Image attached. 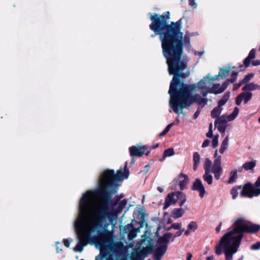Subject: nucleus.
<instances>
[{"label":"nucleus","mask_w":260,"mask_h":260,"mask_svg":"<svg viewBox=\"0 0 260 260\" xmlns=\"http://www.w3.org/2000/svg\"><path fill=\"white\" fill-rule=\"evenodd\" d=\"M197 228L198 225L194 221H191L187 225V229L192 232H194Z\"/></svg>","instance_id":"33"},{"label":"nucleus","mask_w":260,"mask_h":260,"mask_svg":"<svg viewBox=\"0 0 260 260\" xmlns=\"http://www.w3.org/2000/svg\"><path fill=\"white\" fill-rule=\"evenodd\" d=\"M203 177L204 181H206L209 185L212 184L213 177L210 174V172H205V174Z\"/></svg>","instance_id":"25"},{"label":"nucleus","mask_w":260,"mask_h":260,"mask_svg":"<svg viewBox=\"0 0 260 260\" xmlns=\"http://www.w3.org/2000/svg\"><path fill=\"white\" fill-rule=\"evenodd\" d=\"M239 112V109L238 107H236L234 108V111L232 114L229 115V121L233 120L238 115Z\"/></svg>","instance_id":"28"},{"label":"nucleus","mask_w":260,"mask_h":260,"mask_svg":"<svg viewBox=\"0 0 260 260\" xmlns=\"http://www.w3.org/2000/svg\"><path fill=\"white\" fill-rule=\"evenodd\" d=\"M255 49H252L249 54L243 60V64L245 68H248L250 66V63L251 60L253 59L255 57Z\"/></svg>","instance_id":"14"},{"label":"nucleus","mask_w":260,"mask_h":260,"mask_svg":"<svg viewBox=\"0 0 260 260\" xmlns=\"http://www.w3.org/2000/svg\"><path fill=\"white\" fill-rule=\"evenodd\" d=\"M226 103V100H221L218 102V107L221 108V106H223Z\"/></svg>","instance_id":"45"},{"label":"nucleus","mask_w":260,"mask_h":260,"mask_svg":"<svg viewBox=\"0 0 260 260\" xmlns=\"http://www.w3.org/2000/svg\"><path fill=\"white\" fill-rule=\"evenodd\" d=\"M147 232L142 236L140 241L138 244L141 247L133 250L131 254V258L136 259L139 257L141 253L146 254L151 252L153 250L152 239L149 236L147 235Z\"/></svg>","instance_id":"4"},{"label":"nucleus","mask_w":260,"mask_h":260,"mask_svg":"<svg viewBox=\"0 0 260 260\" xmlns=\"http://www.w3.org/2000/svg\"><path fill=\"white\" fill-rule=\"evenodd\" d=\"M212 127H213L212 124L210 123V125H209V131L206 134L207 137H208L209 138H211L212 137V135H213Z\"/></svg>","instance_id":"39"},{"label":"nucleus","mask_w":260,"mask_h":260,"mask_svg":"<svg viewBox=\"0 0 260 260\" xmlns=\"http://www.w3.org/2000/svg\"><path fill=\"white\" fill-rule=\"evenodd\" d=\"M157 190H158L159 192H163V191H164V188H163L162 187H157Z\"/></svg>","instance_id":"57"},{"label":"nucleus","mask_w":260,"mask_h":260,"mask_svg":"<svg viewBox=\"0 0 260 260\" xmlns=\"http://www.w3.org/2000/svg\"><path fill=\"white\" fill-rule=\"evenodd\" d=\"M174 125V123H171L169 124H168L167 127L165 128V131H166L167 133L170 131V128H171V127Z\"/></svg>","instance_id":"46"},{"label":"nucleus","mask_w":260,"mask_h":260,"mask_svg":"<svg viewBox=\"0 0 260 260\" xmlns=\"http://www.w3.org/2000/svg\"><path fill=\"white\" fill-rule=\"evenodd\" d=\"M184 213V211L182 208H176L172 211V217L174 218H178L182 217Z\"/></svg>","instance_id":"22"},{"label":"nucleus","mask_w":260,"mask_h":260,"mask_svg":"<svg viewBox=\"0 0 260 260\" xmlns=\"http://www.w3.org/2000/svg\"><path fill=\"white\" fill-rule=\"evenodd\" d=\"M146 146H134L129 148L130 154L132 156L141 157L146 150Z\"/></svg>","instance_id":"10"},{"label":"nucleus","mask_w":260,"mask_h":260,"mask_svg":"<svg viewBox=\"0 0 260 260\" xmlns=\"http://www.w3.org/2000/svg\"><path fill=\"white\" fill-rule=\"evenodd\" d=\"M138 232H140L139 229H138ZM138 231L137 230H135L133 228V230H131L128 234L127 237L129 240H133L135 238L137 234Z\"/></svg>","instance_id":"30"},{"label":"nucleus","mask_w":260,"mask_h":260,"mask_svg":"<svg viewBox=\"0 0 260 260\" xmlns=\"http://www.w3.org/2000/svg\"><path fill=\"white\" fill-rule=\"evenodd\" d=\"M239 87L240 86L237 83L235 84L233 86V90H237Z\"/></svg>","instance_id":"51"},{"label":"nucleus","mask_w":260,"mask_h":260,"mask_svg":"<svg viewBox=\"0 0 260 260\" xmlns=\"http://www.w3.org/2000/svg\"><path fill=\"white\" fill-rule=\"evenodd\" d=\"M253 73H249L246 75L244 78L241 80V82H244V84H247L254 76Z\"/></svg>","instance_id":"34"},{"label":"nucleus","mask_w":260,"mask_h":260,"mask_svg":"<svg viewBox=\"0 0 260 260\" xmlns=\"http://www.w3.org/2000/svg\"><path fill=\"white\" fill-rule=\"evenodd\" d=\"M218 136H216L212 140V146L214 148H215L218 145Z\"/></svg>","instance_id":"40"},{"label":"nucleus","mask_w":260,"mask_h":260,"mask_svg":"<svg viewBox=\"0 0 260 260\" xmlns=\"http://www.w3.org/2000/svg\"><path fill=\"white\" fill-rule=\"evenodd\" d=\"M129 171L125 164L124 173L121 169L116 174L113 170L104 172L99 180V189L88 191L83 195L79 206V214L74 222V227L78 242L74 247L76 252H82L84 247L93 240L98 234L103 223L109 220L113 223L117 219V215L110 209L108 204L99 199L108 193L115 180L122 181L128 178Z\"/></svg>","instance_id":"2"},{"label":"nucleus","mask_w":260,"mask_h":260,"mask_svg":"<svg viewBox=\"0 0 260 260\" xmlns=\"http://www.w3.org/2000/svg\"><path fill=\"white\" fill-rule=\"evenodd\" d=\"M181 226H182V223L181 222L175 223L171 225L170 228H169V230H170L171 229L180 230V229H181Z\"/></svg>","instance_id":"37"},{"label":"nucleus","mask_w":260,"mask_h":260,"mask_svg":"<svg viewBox=\"0 0 260 260\" xmlns=\"http://www.w3.org/2000/svg\"><path fill=\"white\" fill-rule=\"evenodd\" d=\"M187 255V260H191V258L192 257V254L190 253H188Z\"/></svg>","instance_id":"52"},{"label":"nucleus","mask_w":260,"mask_h":260,"mask_svg":"<svg viewBox=\"0 0 260 260\" xmlns=\"http://www.w3.org/2000/svg\"><path fill=\"white\" fill-rule=\"evenodd\" d=\"M152 21L150 28L155 35H159L161 42L164 55L167 59L168 71L170 75H174L172 80L169 93L170 95L169 105L173 111L178 114H183L184 108H188L193 102L191 96L192 91H198L204 97L210 93L213 83L218 77L226 76L228 69H220L218 75L210 77L209 74L204 77L197 84L191 88V86L184 84L183 79L189 75V72L183 71L187 64L182 59L183 47L189 44V38L185 36L183 37L181 21L167 24V19L163 15L155 13L151 15Z\"/></svg>","instance_id":"1"},{"label":"nucleus","mask_w":260,"mask_h":260,"mask_svg":"<svg viewBox=\"0 0 260 260\" xmlns=\"http://www.w3.org/2000/svg\"><path fill=\"white\" fill-rule=\"evenodd\" d=\"M221 111V108L219 107H217L214 108L211 112V116L213 117H215L218 116Z\"/></svg>","instance_id":"35"},{"label":"nucleus","mask_w":260,"mask_h":260,"mask_svg":"<svg viewBox=\"0 0 260 260\" xmlns=\"http://www.w3.org/2000/svg\"><path fill=\"white\" fill-rule=\"evenodd\" d=\"M182 177L184 178V179L183 180L180 181L179 185L180 186V189H183L188 182V178L186 175L183 173L180 174L179 175L180 178Z\"/></svg>","instance_id":"20"},{"label":"nucleus","mask_w":260,"mask_h":260,"mask_svg":"<svg viewBox=\"0 0 260 260\" xmlns=\"http://www.w3.org/2000/svg\"><path fill=\"white\" fill-rule=\"evenodd\" d=\"M192 189L198 191L199 192V196L201 198L204 197L206 191L202 182L200 179H197L195 180L193 183Z\"/></svg>","instance_id":"11"},{"label":"nucleus","mask_w":260,"mask_h":260,"mask_svg":"<svg viewBox=\"0 0 260 260\" xmlns=\"http://www.w3.org/2000/svg\"><path fill=\"white\" fill-rule=\"evenodd\" d=\"M221 229V223L219 224V225L216 228V231L218 233L219 232L220 230Z\"/></svg>","instance_id":"54"},{"label":"nucleus","mask_w":260,"mask_h":260,"mask_svg":"<svg viewBox=\"0 0 260 260\" xmlns=\"http://www.w3.org/2000/svg\"><path fill=\"white\" fill-rule=\"evenodd\" d=\"M174 153H175L173 148H169L166 149L164 152L163 158L165 159V158L167 157L171 156L173 155Z\"/></svg>","instance_id":"31"},{"label":"nucleus","mask_w":260,"mask_h":260,"mask_svg":"<svg viewBox=\"0 0 260 260\" xmlns=\"http://www.w3.org/2000/svg\"><path fill=\"white\" fill-rule=\"evenodd\" d=\"M172 236L171 233H167L159 237L155 245L156 254L155 258L156 260H160L161 256L166 251L167 244Z\"/></svg>","instance_id":"5"},{"label":"nucleus","mask_w":260,"mask_h":260,"mask_svg":"<svg viewBox=\"0 0 260 260\" xmlns=\"http://www.w3.org/2000/svg\"><path fill=\"white\" fill-rule=\"evenodd\" d=\"M260 194V188H257L255 189V196L257 197Z\"/></svg>","instance_id":"49"},{"label":"nucleus","mask_w":260,"mask_h":260,"mask_svg":"<svg viewBox=\"0 0 260 260\" xmlns=\"http://www.w3.org/2000/svg\"><path fill=\"white\" fill-rule=\"evenodd\" d=\"M241 188V185H237L233 187L230 193L232 196L233 199H235L238 195V190Z\"/></svg>","instance_id":"27"},{"label":"nucleus","mask_w":260,"mask_h":260,"mask_svg":"<svg viewBox=\"0 0 260 260\" xmlns=\"http://www.w3.org/2000/svg\"><path fill=\"white\" fill-rule=\"evenodd\" d=\"M182 231H179L176 233V234L178 236H180L182 234Z\"/></svg>","instance_id":"61"},{"label":"nucleus","mask_w":260,"mask_h":260,"mask_svg":"<svg viewBox=\"0 0 260 260\" xmlns=\"http://www.w3.org/2000/svg\"><path fill=\"white\" fill-rule=\"evenodd\" d=\"M256 188H259L260 187V176L258 177L254 184H253Z\"/></svg>","instance_id":"42"},{"label":"nucleus","mask_w":260,"mask_h":260,"mask_svg":"<svg viewBox=\"0 0 260 260\" xmlns=\"http://www.w3.org/2000/svg\"><path fill=\"white\" fill-rule=\"evenodd\" d=\"M252 64L253 66H257L260 65V60L256 59L252 61Z\"/></svg>","instance_id":"44"},{"label":"nucleus","mask_w":260,"mask_h":260,"mask_svg":"<svg viewBox=\"0 0 260 260\" xmlns=\"http://www.w3.org/2000/svg\"><path fill=\"white\" fill-rule=\"evenodd\" d=\"M209 143H210L209 140H205L202 144V147H207L209 145Z\"/></svg>","instance_id":"47"},{"label":"nucleus","mask_w":260,"mask_h":260,"mask_svg":"<svg viewBox=\"0 0 260 260\" xmlns=\"http://www.w3.org/2000/svg\"><path fill=\"white\" fill-rule=\"evenodd\" d=\"M190 232L191 231L187 229V230L185 232V234L186 235H188L190 234Z\"/></svg>","instance_id":"59"},{"label":"nucleus","mask_w":260,"mask_h":260,"mask_svg":"<svg viewBox=\"0 0 260 260\" xmlns=\"http://www.w3.org/2000/svg\"><path fill=\"white\" fill-rule=\"evenodd\" d=\"M233 229L230 234L241 243L244 233L255 234L260 230V225L254 224L244 217L238 218L233 224Z\"/></svg>","instance_id":"3"},{"label":"nucleus","mask_w":260,"mask_h":260,"mask_svg":"<svg viewBox=\"0 0 260 260\" xmlns=\"http://www.w3.org/2000/svg\"><path fill=\"white\" fill-rule=\"evenodd\" d=\"M119 228L120 236L122 238H124L126 235H128L131 230H133V225L131 224H128L124 226L120 225Z\"/></svg>","instance_id":"15"},{"label":"nucleus","mask_w":260,"mask_h":260,"mask_svg":"<svg viewBox=\"0 0 260 260\" xmlns=\"http://www.w3.org/2000/svg\"><path fill=\"white\" fill-rule=\"evenodd\" d=\"M60 244L59 242H56V245H57L56 249H57V252H59L60 251H61L62 250L61 249H58V247L57 246V244Z\"/></svg>","instance_id":"58"},{"label":"nucleus","mask_w":260,"mask_h":260,"mask_svg":"<svg viewBox=\"0 0 260 260\" xmlns=\"http://www.w3.org/2000/svg\"><path fill=\"white\" fill-rule=\"evenodd\" d=\"M193 169L196 171L200 162V155L198 152H195L193 156Z\"/></svg>","instance_id":"23"},{"label":"nucleus","mask_w":260,"mask_h":260,"mask_svg":"<svg viewBox=\"0 0 260 260\" xmlns=\"http://www.w3.org/2000/svg\"><path fill=\"white\" fill-rule=\"evenodd\" d=\"M150 167L149 166H146L144 168V171L145 173H147L149 170Z\"/></svg>","instance_id":"53"},{"label":"nucleus","mask_w":260,"mask_h":260,"mask_svg":"<svg viewBox=\"0 0 260 260\" xmlns=\"http://www.w3.org/2000/svg\"><path fill=\"white\" fill-rule=\"evenodd\" d=\"M138 212H139V216H140V218L141 219V225L140 226L142 227L145 224L147 225V224L146 223L145 220V217L146 216L145 212L144 211V210L142 208H139L138 209Z\"/></svg>","instance_id":"24"},{"label":"nucleus","mask_w":260,"mask_h":260,"mask_svg":"<svg viewBox=\"0 0 260 260\" xmlns=\"http://www.w3.org/2000/svg\"><path fill=\"white\" fill-rule=\"evenodd\" d=\"M238 85H239V86H241L242 85V84H244V82H241V80L238 83H237Z\"/></svg>","instance_id":"63"},{"label":"nucleus","mask_w":260,"mask_h":260,"mask_svg":"<svg viewBox=\"0 0 260 260\" xmlns=\"http://www.w3.org/2000/svg\"><path fill=\"white\" fill-rule=\"evenodd\" d=\"M211 172L214 174L216 179H219L222 173V169L221 167V162L219 158H216L213 164Z\"/></svg>","instance_id":"9"},{"label":"nucleus","mask_w":260,"mask_h":260,"mask_svg":"<svg viewBox=\"0 0 260 260\" xmlns=\"http://www.w3.org/2000/svg\"><path fill=\"white\" fill-rule=\"evenodd\" d=\"M200 114V111H197L195 112V113L194 114V115H193V118L194 119H196L197 118V117L199 116Z\"/></svg>","instance_id":"50"},{"label":"nucleus","mask_w":260,"mask_h":260,"mask_svg":"<svg viewBox=\"0 0 260 260\" xmlns=\"http://www.w3.org/2000/svg\"><path fill=\"white\" fill-rule=\"evenodd\" d=\"M238 75V72L235 71H233L232 72L231 78L229 79V82L233 83L237 79Z\"/></svg>","instance_id":"32"},{"label":"nucleus","mask_w":260,"mask_h":260,"mask_svg":"<svg viewBox=\"0 0 260 260\" xmlns=\"http://www.w3.org/2000/svg\"><path fill=\"white\" fill-rule=\"evenodd\" d=\"M102 247L103 248H106L107 247H109V245H107L106 243H104L103 245H102Z\"/></svg>","instance_id":"60"},{"label":"nucleus","mask_w":260,"mask_h":260,"mask_svg":"<svg viewBox=\"0 0 260 260\" xmlns=\"http://www.w3.org/2000/svg\"><path fill=\"white\" fill-rule=\"evenodd\" d=\"M238 177L237 171L234 170L230 173V177L229 179V184H232L236 181Z\"/></svg>","instance_id":"26"},{"label":"nucleus","mask_w":260,"mask_h":260,"mask_svg":"<svg viewBox=\"0 0 260 260\" xmlns=\"http://www.w3.org/2000/svg\"><path fill=\"white\" fill-rule=\"evenodd\" d=\"M214 259V256L213 255H211L210 256H208L206 257V260H213Z\"/></svg>","instance_id":"55"},{"label":"nucleus","mask_w":260,"mask_h":260,"mask_svg":"<svg viewBox=\"0 0 260 260\" xmlns=\"http://www.w3.org/2000/svg\"><path fill=\"white\" fill-rule=\"evenodd\" d=\"M225 88V87L223 85L221 86L218 84H214L213 82L210 93L219 94L222 92Z\"/></svg>","instance_id":"16"},{"label":"nucleus","mask_w":260,"mask_h":260,"mask_svg":"<svg viewBox=\"0 0 260 260\" xmlns=\"http://www.w3.org/2000/svg\"><path fill=\"white\" fill-rule=\"evenodd\" d=\"M215 253L218 255L224 253L225 260H228V233L222 237L219 243L216 246Z\"/></svg>","instance_id":"6"},{"label":"nucleus","mask_w":260,"mask_h":260,"mask_svg":"<svg viewBox=\"0 0 260 260\" xmlns=\"http://www.w3.org/2000/svg\"><path fill=\"white\" fill-rule=\"evenodd\" d=\"M167 133V132L166 131H165V130L164 129L161 133H160L159 134V136L160 137H162V136H164V135H165Z\"/></svg>","instance_id":"56"},{"label":"nucleus","mask_w":260,"mask_h":260,"mask_svg":"<svg viewBox=\"0 0 260 260\" xmlns=\"http://www.w3.org/2000/svg\"><path fill=\"white\" fill-rule=\"evenodd\" d=\"M227 119L226 116L222 115L216 120L215 124L220 132L224 133L225 132L227 126Z\"/></svg>","instance_id":"12"},{"label":"nucleus","mask_w":260,"mask_h":260,"mask_svg":"<svg viewBox=\"0 0 260 260\" xmlns=\"http://www.w3.org/2000/svg\"><path fill=\"white\" fill-rule=\"evenodd\" d=\"M211 164H212V162L208 158H207L205 159V163H204L205 172H210L211 171Z\"/></svg>","instance_id":"29"},{"label":"nucleus","mask_w":260,"mask_h":260,"mask_svg":"<svg viewBox=\"0 0 260 260\" xmlns=\"http://www.w3.org/2000/svg\"><path fill=\"white\" fill-rule=\"evenodd\" d=\"M64 245H66V246L67 247H68V248L69 247L70 243V242H69V241L68 240H67V239L64 240Z\"/></svg>","instance_id":"48"},{"label":"nucleus","mask_w":260,"mask_h":260,"mask_svg":"<svg viewBox=\"0 0 260 260\" xmlns=\"http://www.w3.org/2000/svg\"><path fill=\"white\" fill-rule=\"evenodd\" d=\"M203 53H204V52L200 51V52H198V55L201 57Z\"/></svg>","instance_id":"62"},{"label":"nucleus","mask_w":260,"mask_h":260,"mask_svg":"<svg viewBox=\"0 0 260 260\" xmlns=\"http://www.w3.org/2000/svg\"><path fill=\"white\" fill-rule=\"evenodd\" d=\"M240 244V242L229 233V260L232 259L233 255L237 252Z\"/></svg>","instance_id":"7"},{"label":"nucleus","mask_w":260,"mask_h":260,"mask_svg":"<svg viewBox=\"0 0 260 260\" xmlns=\"http://www.w3.org/2000/svg\"><path fill=\"white\" fill-rule=\"evenodd\" d=\"M258 122L259 123H260V117L258 119Z\"/></svg>","instance_id":"64"},{"label":"nucleus","mask_w":260,"mask_h":260,"mask_svg":"<svg viewBox=\"0 0 260 260\" xmlns=\"http://www.w3.org/2000/svg\"><path fill=\"white\" fill-rule=\"evenodd\" d=\"M226 141L227 137H226L224 141H223L222 144L219 149V151L221 153H223L226 149Z\"/></svg>","instance_id":"36"},{"label":"nucleus","mask_w":260,"mask_h":260,"mask_svg":"<svg viewBox=\"0 0 260 260\" xmlns=\"http://www.w3.org/2000/svg\"><path fill=\"white\" fill-rule=\"evenodd\" d=\"M176 192L171 193L168 194L165 199V203L164 206V209H167L171 205H174L177 203Z\"/></svg>","instance_id":"13"},{"label":"nucleus","mask_w":260,"mask_h":260,"mask_svg":"<svg viewBox=\"0 0 260 260\" xmlns=\"http://www.w3.org/2000/svg\"><path fill=\"white\" fill-rule=\"evenodd\" d=\"M176 199H177V201L179 203L180 206H182L186 201V196L180 191H176Z\"/></svg>","instance_id":"18"},{"label":"nucleus","mask_w":260,"mask_h":260,"mask_svg":"<svg viewBox=\"0 0 260 260\" xmlns=\"http://www.w3.org/2000/svg\"><path fill=\"white\" fill-rule=\"evenodd\" d=\"M189 5L193 8H196L197 7V4L196 2V0H189Z\"/></svg>","instance_id":"43"},{"label":"nucleus","mask_w":260,"mask_h":260,"mask_svg":"<svg viewBox=\"0 0 260 260\" xmlns=\"http://www.w3.org/2000/svg\"><path fill=\"white\" fill-rule=\"evenodd\" d=\"M242 101H243V99H242V97H241V96L240 94H239L237 96V97L236 98V104L237 105L239 106V105L241 104V102H242Z\"/></svg>","instance_id":"41"},{"label":"nucleus","mask_w":260,"mask_h":260,"mask_svg":"<svg viewBox=\"0 0 260 260\" xmlns=\"http://www.w3.org/2000/svg\"><path fill=\"white\" fill-rule=\"evenodd\" d=\"M255 166L256 161L252 160L250 161L245 162L243 165L242 168H243L245 171L253 170Z\"/></svg>","instance_id":"19"},{"label":"nucleus","mask_w":260,"mask_h":260,"mask_svg":"<svg viewBox=\"0 0 260 260\" xmlns=\"http://www.w3.org/2000/svg\"><path fill=\"white\" fill-rule=\"evenodd\" d=\"M245 92H241L240 94L244 104H246L249 101L252 97V93L251 92L244 91Z\"/></svg>","instance_id":"21"},{"label":"nucleus","mask_w":260,"mask_h":260,"mask_svg":"<svg viewBox=\"0 0 260 260\" xmlns=\"http://www.w3.org/2000/svg\"><path fill=\"white\" fill-rule=\"evenodd\" d=\"M260 89V85L255 84L253 82L250 83H248L245 84L242 88V90L243 91H253L254 90H259Z\"/></svg>","instance_id":"17"},{"label":"nucleus","mask_w":260,"mask_h":260,"mask_svg":"<svg viewBox=\"0 0 260 260\" xmlns=\"http://www.w3.org/2000/svg\"><path fill=\"white\" fill-rule=\"evenodd\" d=\"M256 189L251 183L249 182H247L243 186L240 195L242 198H252L253 197H255V191Z\"/></svg>","instance_id":"8"},{"label":"nucleus","mask_w":260,"mask_h":260,"mask_svg":"<svg viewBox=\"0 0 260 260\" xmlns=\"http://www.w3.org/2000/svg\"><path fill=\"white\" fill-rule=\"evenodd\" d=\"M259 248H260V241L256 242L255 243L252 244L250 247V249L251 250H258Z\"/></svg>","instance_id":"38"}]
</instances>
